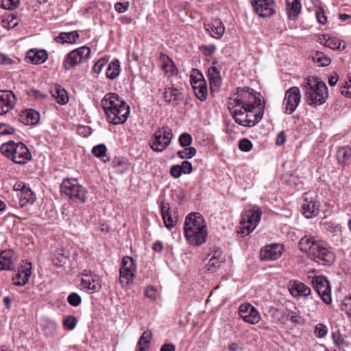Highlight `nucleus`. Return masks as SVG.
<instances>
[{"mask_svg":"<svg viewBox=\"0 0 351 351\" xmlns=\"http://www.w3.org/2000/svg\"><path fill=\"white\" fill-rule=\"evenodd\" d=\"M53 97L60 105H64L69 101V96L66 91L62 86L57 85L51 90Z\"/></svg>","mask_w":351,"mask_h":351,"instance_id":"obj_34","label":"nucleus"},{"mask_svg":"<svg viewBox=\"0 0 351 351\" xmlns=\"http://www.w3.org/2000/svg\"><path fill=\"white\" fill-rule=\"evenodd\" d=\"M325 45L332 49H345V46L341 47V42L340 40L335 38H329L326 40Z\"/></svg>","mask_w":351,"mask_h":351,"instance_id":"obj_45","label":"nucleus"},{"mask_svg":"<svg viewBox=\"0 0 351 351\" xmlns=\"http://www.w3.org/2000/svg\"><path fill=\"white\" fill-rule=\"evenodd\" d=\"M184 233L186 241L191 245L204 244L208 235L206 221L199 213L189 214L185 219Z\"/></svg>","mask_w":351,"mask_h":351,"instance_id":"obj_4","label":"nucleus"},{"mask_svg":"<svg viewBox=\"0 0 351 351\" xmlns=\"http://www.w3.org/2000/svg\"><path fill=\"white\" fill-rule=\"evenodd\" d=\"M287 316L289 321H291L295 325H304V319L300 315V312L296 308L295 310L287 309Z\"/></svg>","mask_w":351,"mask_h":351,"instance_id":"obj_39","label":"nucleus"},{"mask_svg":"<svg viewBox=\"0 0 351 351\" xmlns=\"http://www.w3.org/2000/svg\"><path fill=\"white\" fill-rule=\"evenodd\" d=\"M196 154V149L193 147H185L184 149L178 151L177 156L181 158H191Z\"/></svg>","mask_w":351,"mask_h":351,"instance_id":"obj_43","label":"nucleus"},{"mask_svg":"<svg viewBox=\"0 0 351 351\" xmlns=\"http://www.w3.org/2000/svg\"><path fill=\"white\" fill-rule=\"evenodd\" d=\"M337 159L339 165L345 166L351 161V148L349 146L339 147L337 150Z\"/></svg>","mask_w":351,"mask_h":351,"instance_id":"obj_30","label":"nucleus"},{"mask_svg":"<svg viewBox=\"0 0 351 351\" xmlns=\"http://www.w3.org/2000/svg\"><path fill=\"white\" fill-rule=\"evenodd\" d=\"M17 261V256L12 250H3L0 253V271L12 270Z\"/></svg>","mask_w":351,"mask_h":351,"instance_id":"obj_22","label":"nucleus"},{"mask_svg":"<svg viewBox=\"0 0 351 351\" xmlns=\"http://www.w3.org/2000/svg\"><path fill=\"white\" fill-rule=\"evenodd\" d=\"M190 79L195 95L201 101L206 100L208 88L203 75L197 69H193L191 71Z\"/></svg>","mask_w":351,"mask_h":351,"instance_id":"obj_12","label":"nucleus"},{"mask_svg":"<svg viewBox=\"0 0 351 351\" xmlns=\"http://www.w3.org/2000/svg\"><path fill=\"white\" fill-rule=\"evenodd\" d=\"M316 16L319 23L323 25L326 23L327 18L323 8H321L316 11Z\"/></svg>","mask_w":351,"mask_h":351,"instance_id":"obj_62","label":"nucleus"},{"mask_svg":"<svg viewBox=\"0 0 351 351\" xmlns=\"http://www.w3.org/2000/svg\"><path fill=\"white\" fill-rule=\"evenodd\" d=\"M339 91L343 96L351 98V76L339 87Z\"/></svg>","mask_w":351,"mask_h":351,"instance_id":"obj_44","label":"nucleus"},{"mask_svg":"<svg viewBox=\"0 0 351 351\" xmlns=\"http://www.w3.org/2000/svg\"><path fill=\"white\" fill-rule=\"evenodd\" d=\"M301 99L300 90L296 86H293L286 91L284 104L286 113L291 114L298 106Z\"/></svg>","mask_w":351,"mask_h":351,"instance_id":"obj_18","label":"nucleus"},{"mask_svg":"<svg viewBox=\"0 0 351 351\" xmlns=\"http://www.w3.org/2000/svg\"><path fill=\"white\" fill-rule=\"evenodd\" d=\"M19 204L21 207L27 204H32L36 199L34 193L29 188H25L23 191L18 194Z\"/></svg>","mask_w":351,"mask_h":351,"instance_id":"obj_31","label":"nucleus"},{"mask_svg":"<svg viewBox=\"0 0 351 351\" xmlns=\"http://www.w3.org/2000/svg\"><path fill=\"white\" fill-rule=\"evenodd\" d=\"M304 88L306 101L311 106H320L328 97V88L318 77L308 78Z\"/></svg>","mask_w":351,"mask_h":351,"instance_id":"obj_5","label":"nucleus"},{"mask_svg":"<svg viewBox=\"0 0 351 351\" xmlns=\"http://www.w3.org/2000/svg\"><path fill=\"white\" fill-rule=\"evenodd\" d=\"M8 17L2 20L1 23L2 26L8 29L14 27L17 25V22L16 21L15 18H12L11 19Z\"/></svg>","mask_w":351,"mask_h":351,"instance_id":"obj_57","label":"nucleus"},{"mask_svg":"<svg viewBox=\"0 0 351 351\" xmlns=\"http://www.w3.org/2000/svg\"><path fill=\"white\" fill-rule=\"evenodd\" d=\"M284 250L281 243L266 245L260 251V258L262 261H276L282 256Z\"/></svg>","mask_w":351,"mask_h":351,"instance_id":"obj_17","label":"nucleus"},{"mask_svg":"<svg viewBox=\"0 0 351 351\" xmlns=\"http://www.w3.org/2000/svg\"><path fill=\"white\" fill-rule=\"evenodd\" d=\"M205 29L215 38H220L225 32L224 25L219 19L213 20L210 24H206Z\"/></svg>","mask_w":351,"mask_h":351,"instance_id":"obj_25","label":"nucleus"},{"mask_svg":"<svg viewBox=\"0 0 351 351\" xmlns=\"http://www.w3.org/2000/svg\"><path fill=\"white\" fill-rule=\"evenodd\" d=\"M313 62L317 63L321 66H328L331 60L330 58L326 56L324 53L316 51L313 56Z\"/></svg>","mask_w":351,"mask_h":351,"instance_id":"obj_40","label":"nucleus"},{"mask_svg":"<svg viewBox=\"0 0 351 351\" xmlns=\"http://www.w3.org/2000/svg\"><path fill=\"white\" fill-rule=\"evenodd\" d=\"M145 294L147 298H149L153 300H156L157 298L156 289L155 288H154L153 287L147 288V289L145 290Z\"/></svg>","mask_w":351,"mask_h":351,"instance_id":"obj_64","label":"nucleus"},{"mask_svg":"<svg viewBox=\"0 0 351 351\" xmlns=\"http://www.w3.org/2000/svg\"><path fill=\"white\" fill-rule=\"evenodd\" d=\"M160 208L165 225L168 229H171L175 226L176 220L171 217L169 204L162 202Z\"/></svg>","mask_w":351,"mask_h":351,"instance_id":"obj_35","label":"nucleus"},{"mask_svg":"<svg viewBox=\"0 0 351 351\" xmlns=\"http://www.w3.org/2000/svg\"><path fill=\"white\" fill-rule=\"evenodd\" d=\"M129 7V2H117L114 5L115 10L119 13L125 12Z\"/></svg>","mask_w":351,"mask_h":351,"instance_id":"obj_61","label":"nucleus"},{"mask_svg":"<svg viewBox=\"0 0 351 351\" xmlns=\"http://www.w3.org/2000/svg\"><path fill=\"white\" fill-rule=\"evenodd\" d=\"M108 121L113 125L124 123L130 114V106L117 94L107 93L101 101Z\"/></svg>","mask_w":351,"mask_h":351,"instance_id":"obj_2","label":"nucleus"},{"mask_svg":"<svg viewBox=\"0 0 351 351\" xmlns=\"http://www.w3.org/2000/svg\"><path fill=\"white\" fill-rule=\"evenodd\" d=\"M254 11L260 17H271L276 12L274 0H250Z\"/></svg>","mask_w":351,"mask_h":351,"instance_id":"obj_15","label":"nucleus"},{"mask_svg":"<svg viewBox=\"0 0 351 351\" xmlns=\"http://www.w3.org/2000/svg\"><path fill=\"white\" fill-rule=\"evenodd\" d=\"M77 323V320L75 317L69 315L64 319L63 325L69 330H73Z\"/></svg>","mask_w":351,"mask_h":351,"instance_id":"obj_49","label":"nucleus"},{"mask_svg":"<svg viewBox=\"0 0 351 351\" xmlns=\"http://www.w3.org/2000/svg\"><path fill=\"white\" fill-rule=\"evenodd\" d=\"M106 147L104 144L97 145L92 149V153L93 154L99 158H103L106 156Z\"/></svg>","mask_w":351,"mask_h":351,"instance_id":"obj_46","label":"nucleus"},{"mask_svg":"<svg viewBox=\"0 0 351 351\" xmlns=\"http://www.w3.org/2000/svg\"><path fill=\"white\" fill-rule=\"evenodd\" d=\"M265 105L261 93L247 87L238 88L228 102V108L236 123L249 128L263 119Z\"/></svg>","mask_w":351,"mask_h":351,"instance_id":"obj_1","label":"nucleus"},{"mask_svg":"<svg viewBox=\"0 0 351 351\" xmlns=\"http://www.w3.org/2000/svg\"><path fill=\"white\" fill-rule=\"evenodd\" d=\"M16 103V98L13 92L0 90V115L8 113Z\"/></svg>","mask_w":351,"mask_h":351,"instance_id":"obj_20","label":"nucleus"},{"mask_svg":"<svg viewBox=\"0 0 351 351\" xmlns=\"http://www.w3.org/2000/svg\"><path fill=\"white\" fill-rule=\"evenodd\" d=\"M170 173L174 178H180L182 174V167L179 165L172 166Z\"/></svg>","mask_w":351,"mask_h":351,"instance_id":"obj_60","label":"nucleus"},{"mask_svg":"<svg viewBox=\"0 0 351 351\" xmlns=\"http://www.w3.org/2000/svg\"><path fill=\"white\" fill-rule=\"evenodd\" d=\"M60 191L76 203H85L88 198V191L75 178L64 179L60 185Z\"/></svg>","mask_w":351,"mask_h":351,"instance_id":"obj_6","label":"nucleus"},{"mask_svg":"<svg viewBox=\"0 0 351 351\" xmlns=\"http://www.w3.org/2000/svg\"><path fill=\"white\" fill-rule=\"evenodd\" d=\"M67 301L73 306H77L82 302L81 297L76 293H72L68 296Z\"/></svg>","mask_w":351,"mask_h":351,"instance_id":"obj_52","label":"nucleus"},{"mask_svg":"<svg viewBox=\"0 0 351 351\" xmlns=\"http://www.w3.org/2000/svg\"><path fill=\"white\" fill-rule=\"evenodd\" d=\"M120 73V62L118 60L110 62L107 66L106 75L108 79L114 80Z\"/></svg>","mask_w":351,"mask_h":351,"instance_id":"obj_38","label":"nucleus"},{"mask_svg":"<svg viewBox=\"0 0 351 351\" xmlns=\"http://www.w3.org/2000/svg\"><path fill=\"white\" fill-rule=\"evenodd\" d=\"M173 138L172 130L168 126L158 128L152 136L149 145L156 152L165 151L171 144Z\"/></svg>","mask_w":351,"mask_h":351,"instance_id":"obj_8","label":"nucleus"},{"mask_svg":"<svg viewBox=\"0 0 351 351\" xmlns=\"http://www.w3.org/2000/svg\"><path fill=\"white\" fill-rule=\"evenodd\" d=\"M19 4V0H3L2 6L6 10H14Z\"/></svg>","mask_w":351,"mask_h":351,"instance_id":"obj_54","label":"nucleus"},{"mask_svg":"<svg viewBox=\"0 0 351 351\" xmlns=\"http://www.w3.org/2000/svg\"><path fill=\"white\" fill-rule=\"evenodd\" d=\"M208 76L210 86L211 93H213L221 85L222 80L221 77L220 69L215 66L210 67L208 70Z\"/></svg>","mask_w":351,"mask_h":351,"instance_id":"obj_23","label":"nucleus"},{"mask_svg":"<svg viewBox=\"0 0 351 351\" xmlns=\"http://www.w3.org/2000/svg\"><path fill=\"white\" fill-rule=\"evenodd\" d=\"M239 314L243 320L250 324H256L261 315L256 308L249 303L242 304L239 308Z\"/></svg>","mask_w":351,"mask_h":351,"instance_id":"obj_19","label":"nucleus"},{"mask_svg":"<svg viewBox=\"0 0 351 351\" xmlns=\"http://www.w3.org/2000/svg\"><path fill=\"white\" fill-rule=\"evenodd\" d=\"M299 246L301 251L319 265H330L335 261V256L328 250L326 243L315 237H302L299 242Z\"/></svg>","mask_w":351,"mask_h":351,"instance_id":"obj_3","label":"nucleus"},{"mask_svg":"<svg viewBox=\"0 0 351 351\" xmlns=\"http://www.w3.org/2000/svg\"><path fill=\"white\" fill-rule=\"evenodd\" d=\"M90 54V49L88 47L84 46L75 49L66 55L63 61V66L66 70H70L86 61Z\"/></svg>","mask_w":351,"mask_h":351,"instance_id":"obj_9","label":"nucleus"},{"mask_svg":"<svg viewBox=\"0 0 351 351\" xmlns=\"http://www.w3.org/2000/svg\"><path fill=\"white\" fill-rule=\"evenodd\" d=\"M159 58L162 62V69L169 77L177 74L176 66L169 56L165 53H161Z\"/></svg>","mask_w":351,"mask_h":351,"instance_id":"obj_27","label":"nucleus"},{"mask_svg":"<svg viewBox=\"0 0 351 351\" xmlns=\"http://www.w3.org/2000/svg\"><path fill=\"white\" fill-rule=\"evenodd\" d=\"M43 330L46 336H53L57 330V324L54 321L48 320L43 326Z\"/></svg>","mask_w":351,"mask_h":351,"instance_id":"obj_41","label":"nucleus"},{"mask_svg":"<svg viewBox=\"0 0 351 351\" xmlns=\"http://www.w3.org/2000/svg\"><path fill=\"white\" fill-rule=\"evenodd\" d=\"M332 337L335 343L339 346H341L344 342V339L339 331L333 332L332 335Z\"/></svg>","mask_w":351,"mask_h":351,"instance_id":"obj_63","label":"nucleus"},{"mask_svg":"<svg viewBox=\"0 0 351 351\" xmlns=\"http://www.w3.org/2000/svg\"><path fill=\"white\" fill-rule=\"evenodd\" d=\"M193 138L190 134L182 133L178 138L179 144L181 147H186L189 146L192 143Z\"/></svg>","mask_w":351,"mask_h":351,"instance_id":"obj_47","label":"nucleus"},{"mask_svg":"<svg viewBox=\"0 0 351 351\" xmlns=\"http://www.w3.org/2000/svg\"><path fill=\"white\" fill-rule=\"evenodd\" d=\"M323 228L324 230L330 232H335L340 230V227L339 225L335 224L332 221H326L323 223Z\"/></svg>","mask_w":351,"mask_h":351,"instance_id":"obj_56","label":"nucleus"},{"mask_svg":"<svg viewBox=\"0 0 351 351\" xmlns=\"http://www.w3.org/2000/svg\"><path fill=\"white\" fill-rule=\"evenodd\" d=\"M152 339V331L149 330L144 331L138 339L136 351H148Z\"/></svg>","mask_w":351,"mask_h":351,"instance_id":"obj_33","label":"nucleus"},{"mask_svg":"<svg viewBox=\"0 0 351 351\" xmlns=\"http://www.w3.org/2000/svg\"><path fill=\"white\" fill-rule=\"evenodd\" d=\"M27 58L32 63L38 64L47 59V53L45 50L31 49L27 52Z\"/></svg>","mask_w":351,"mask_h":351,"instance_id":"obj_32","label":"nucleus"},{"mask_svg":"<svg viewBox=\"0 0 351 351\" xmlns=\"http://www.w3.org/2000/svg\"><path fill=\"white\" fill-rule=\"evenodd\" d=\"M341 310L351 317V295L344 298L341 304Z\"/></svg>","mask_w":351,"mask_h":351,"instance_id":"obj_48","label":"nucleus"},{"mask_svg":"<svg viewBox=\"0 0 351 351\" xmlns=\"http://www.w3.org/2000/svg\"><path fill=\"white\" fill-rule=\"evenodd\" d=\"M261 212L258 208L247 210L242 216L241 228L239 232L242 234H248L257 226L261 220Z\"/></svg>","mask_w":351,"mask_h":351,"instance_id":"obj_10","label":"nucleus"},{"mask_svg":"<svg viewBox=\"0 0 351 351\" xmlns=\"http://www.w3.org/2000/svg\"><path fill=\"white\" fill-rule=\"evenodd\" d=\"M80 289L88 293H93L100 290V277L90 271L84 270L81 274Z\"/></svg>","mask_w":351,"mask_h":351,"instance_id":"obj_13","label":"nucleus"},{"mask_svg":"<svg viewBox=\"0 0 351 351\" xmlns=\"http://www.w3.org/2000/svg\"><path fill=\"white\" fill-rule=\"evenodd\" d=\"M106 63L107 61L104 58L99 59L93 66V72L95 73H100Z\"/></svg>","mask_w":351,"mask_h":351,"instance_id":"obj_58","label":"nucleus"},{"mask_svg":"<svg viewBox=\"0 0 351 351\" xmlns=\"http://www.w3.org/2000/svg\"><path fill=\"white\" fill-rule=\"evenodd\" d=\"M327 327L323 324H318L315 326V334L318 337H323L327 334Z\"/></svg>","mask_w":351,"mask_h":351,"instance_id":"obj_55","label":"nucleus"},{"mask_svg":"<svg viewBox=\"0 0 351 351\" xmlns=\"http://www.w3.org/2000/svg\"><path fill=\"white\" fill-rule=\"evenodd\" d=\"M289 291L294 298L306 297L311 293V289L307 285L299 281L293 282Z\"/></svg>","mask_w":351,"mask_h":351,"instance_id":"obj_26","label":"nucleus"},{"mask_svg":"<svg viewBox=\"0 0 351 351\" xmlns=\"http://www.w3.org/2000/svg\"><path fill=\"white\" fill-rule=\"evenodd\" d=\"M0 150L3 154L19 165L25 164L31 159V154L23 143L9 142L1 145Z\"/></svg>","mask_w":351,"mask_h":351,"instance_id":"obj_7","label":"nucleus"},{"mask_svg":"<svg viewBox=\"0 0 351 351\" xmlns=\"http://www.w3.org/2000/svg\"><path fill=\"white\" fill-rule=\"evenodd\" d=\"M239 147L241 151L247 152L252 149V143L249 139L243 138L239 142Z\"/></svg>","mask_w":351,"mask_h":351,"instance_id":"obj_53","label":"nucleus"},{"mask_svg":"<svg viewBox=\"0 0 351 351\" xmlns=\"http://www.w3.org/2000/svg\"><path fill=\"white\" fill-rule=\"evenodd\" d=\"M39 120L40 114L33 109L23 110L19 114V121L25 125H34L38 123Z\"/></svg>","mask_w":351,"mask_h":351,"instance_id":"obj_24","label":"nucleus"},{"mask_svg":"<svg viewBox=\"0 0 351 351\" xmlns=\"http://www.w3.org/2000/svg\"><path fill=\"white\" fill-rule=\"evenodd\" d=\"M15 132V129L5 123H0V135H10Z\"/></svg>","mask_w":351,"mask_h":351,"instance_id":"obj_50","label":"nucleus"},{"mask_svg":"<svg viewBox=\"0 0 351 351\" xmlns=\"http://www.w3.org/2000/svg\"><path fill=\"white\" fill-rule=\"evenodd\" d=\"M68 260V256L65 255L63 250H58L55 254L53 260V264L58 267H62L66 264Z\"/></svg>","mask_w":351,"mask_h":351,"instance_id":"obj_42","label":"nucleus"},{"mask_svg":"<svg viewBox=\"0 0 351 351\" xmlns=\"http://www.w3.org/2000/svg\"><path fill=\"white\" fill-rule=\"evenodd\" d=\"M79 34L77 31H73L71 32H61L56 38V40L61 44L64 43H74L79 38Z\"/></svg>","mask_w":351,"mask_h":351,"instance_id":"obj_37","label":"nucleus"},{"mask_svg":"<svg viewBox=\"0 0 351 351\" xmlns=\"http://www.w3.org/2000/svg\"><path fill=\"white\" fill-rule=\"evenodd\" d=\"M136 273L135 261L130 256H125L122 259L121 267L119 269V281L123 287L133 282Z\"/></svg>","mask_w":351,"mask_h":351,"instance_id":"obj_11","label":"nucleus"},{"mask_svg":"<svg viewBox=\"0 0 351 351\" xmlns=\"http://www.w3.org/2000/svg\"><path fill=\"white\" fill-rule=\"evenodd\" d=\"M112 165L113 168H118L121 167V169L120 170H117V171L120 173H123L128 169L127 164L125 162L124 160H121V158H114L112 160Z\"/></svg>","mask_w":351,"mask_h":351,"instance_id":"obj_51","label":"nucleus"},{"mask_svg":"<svg viewBox=\"0 0 351 351\" xmlns=\"http://www.w3.org/2000/svg\"><path fill=\"white\" fill-rule=\"evenodd\" d=\"M223 261L224 258L222 256V252L219 250H215L206 265V269L210 273L216 271Z\"/></svg>","mask_w":351,"mask_h":351,"instance_id":"obj_29","label":"nucleus"},{"mask_svg":"<svg viewBox=\"0 0 351 351\" xmlns=\"http://www.w3.org/2000/svg\"><path fill=\"white\" fill-rule=\"evenodd\" d=\"M181 95L180 90L173 85L167 86L163 93L164 99L169 103L176 102L179 100V96Z\"/></svg>","mask_w":351,"mask_h":351,"instance_id":"obj_36","label":"nucleus"},{"mask_svg":"<svg viewBox=\"0 0 351 351\" xmlns=\"http://www.w3.org/2000/svg\"><path fill=\"white\" fill-rule=\"evenodd\" d=\"M286 8L289 18L295 20L301 11L300 0H286Z\"/></svg>","mask_w":351,"mask_h":351,"instance_id":"obj_28","label":"nucleus"},{"mask_svg":"<svg viewBox=\"0 0 351 351\" xmlns=\"http://www.w3.org/2000/svg\"><path fill=\"white\" fill-rule=\"evenodd\" d=\"M311 282L313 289L323 302L327 304H330L332 302L331 289L327 278L323 276H316L313 277Z\"/></svg>","mask_w":351,"mask_h":351,"instance_id":"obj_14","label":"nucleus"},{"mask_svg":"<svg viewBox=\"0 0 351 351\" xmlns=\"http://www.w3.org/2000/svg\"><path fill=\"white\" fill-rule=\"evenodd\" d=\"M301 209L305 217L313 218L319 213V203L311 197L309 193H306L302 197Z\"/></svg>","mask_w":351,"mask_h":351,"instance_id":"obj_16","label":"nucleus"},{"mask_svg":"<svg viewBox=\"0 0 351 351\" xmlns=\"http://www.w3.org/2000/svg\"><path fill=\"white\" fill-rule=\"evenodd\" d=\"M32 275V263L30 262H23V264L19 269L18 273L13 277V283L16 286H24L28 281Z\"/></svg>","mask_w":351,"mask_h":351,"instance_id":"obj_21","label":"nucleus"},{"mask_svg":"<svg viewBox=\"0 0 351 351\" xmlns=\"http://www.w3.org/2000/svg\"><path fill=\"white\" fill-rule=\"evenodd\" d=\"M180 166L182 167V173L189 174L193 171L192 164L188 160L183 161Z\"/></svg>","mask_w":351,"mask_h":351,"instance_id":"obj_59","label":"nucleus"}]
</instances>
